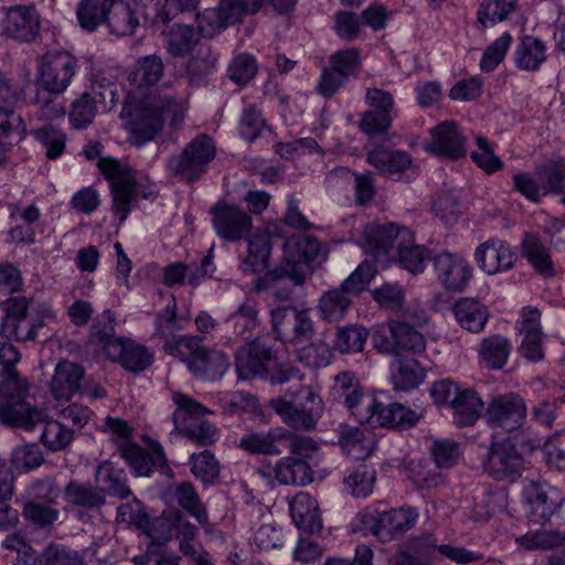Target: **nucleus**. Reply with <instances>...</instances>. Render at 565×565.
I'll list each match as a JSON object with an SVG mask.
<instances>
[{
  "label": "nucleus",
  "mask_w": 565,
  "mask_h": 565,
  "mask_svg": "<svg viewBox=\"0 0 565 565\" xmlns=\"http://www.w3.org/2000/svg\"><path fill=\"white\" fill-rule=\"evenodd\" d=\"M274 473L276 480L286 486H306L312 481V471L308 462L294 457L278 460Z\"/></svg>",
  "instance_id": "40"
},
{
  "label": "nucleus",
  "mask_w": 565,
  "mask_h": 565,
  "mask_svg": "<svg viewBox=\"0 0 565 565\" xmlns=\"http://www.w3.org/2000/svg\"><path fill=\"white\" fill-rule=\"evenodd\" d=\"M119 455L136 477H150L154 470H158L168 478H173L174 476L163 447L156 440H151L147 449L137 443L126 444L122 446Z\"/></svg>",
  "instance_id": "15"
},
{
  "label": "nucleus",
  "mask_w": 565,
  "mask_h": 565,
  "mask_svg": "<svg viewBox=\"0 0 565 565\" xmlns=\"http://www.w3.org/2000/svg\"><path fill=\"white\" fill-rule=\"evenodd\" d=\"M189 111V96L164 92L150 94L142 100L131 94L124 104L121 118L129 134V141L141 147L153 140L168 124L173 128L180 127Z\"/></svg>",
  "instance_id": "1"
},
{
  "label": "nucleus",
  "mask_w": 565,
  "mask_h": 565,
  "mask_svg": "<svg viewBox=\"0 0 565 565\" xmlns=\"http://www.w3.org/2000/svg\"><path fill=\"white\" fill-rule=\"evenodd\" d=\"M328 399L342 404L360 424L370 420L372 409L376 406V398L366 394L353 371H341L333 376L328 390Z\"/></svg>",
  "instance_id": "8"
},
{
  "label": "nucleus",
  "mask_w": 565,
  "mask_h": 565,
  "mask_svg": "<svg viewBox=\"0 0 565 565\" xmlns=\"http://www.w3.org/2000/svg\"><path fill=\"white\" fill-rule=\"evenodd\" d=\"M375 481V468L372 465L365 462L349 469L343 479L345 489L354 498L369 497L373 492Z\"/></svg>",
  "instance_id": "45"
},
{
  "label": "nucleus",
  "mask_w": 565,
  "mask_h": 565,
  "mask_svg": "<svg viewBox=\"0 0 565 565\" xmlns=\"http://www.w3.org/2000/svg\"><path fill=\"white\" fill-rule=\"evenodd\" d=\"M423 417V411L412 409L401 403L383 404L376 399L372 417L365 424L396 429H409Z\"/></svg>",
  "instance_id": "27"
},
{
  "label": "nucleus",
  "mask_w": 565,
  "mask_h": 565,
  "mask_svg": "<svg viewBox=\"0 0 565 565\" xmlns=\"http://www.w3.org/2000/svg\"><path fill=\"white\" fill-rule=\"evenodd\" d=\"M30 383L18 371L2 374L0 381V419L3 424L33 430L41 420V412L28 403Z\"/></svg>",
  "instance_id": "4"
},
{
  "label": "nucleus",
  "mask_w": 565,
  "mask_h": 565,
  "mask_svg": "<svg viewBox=\"0 0 565 565\" xmlns=\"http://www.w3.org/2000/svg\"><path fill=\"white\" fill-rule=\"evenodd\" d=\"M163 74V63L157 55H148L139 58L135 66L128 72V86L125 103L130 95L137 96V100H142L146 96L153 94L149 88L156 85Z\"/></svg>",
  "instance_id": "24"
},
{
  "label": "nucleus",
  "mask_w": 565,
  "mask_h": 565,
  "mask_svg": "<svg viewBox=\"0 0 565 565\" xmlns=\"http://www.w3.org/2000/svg\"><path fill=\"white\" fill-rule=\"evenodd\" d=\"M519 0H482L477 10V20L483 28L505 21L518 8Z\"/></svg>",
  "instance_id": "48"
},
{
  "label": "nucleus",
  "mask_w": 565,
  "mask_h": 565,
  "mask_svg": "<svg viewBox=\"0 0 565 565\" xmlns=\"http://www.w3.org/2000/svg\"><path fill=\"white\" fill-rule=\"evenodd\" d=\"M163 351L185 363L193 376L203 381L222 379L231 365L223 351L203 345L198 335H181L167 341Z\"/></svg>",
  "instance_id": "2"
},
{
  "label": "nucleus",
  "mask_w": 565,
  "mask_h": 565,
  "mask_svg": "<svg viewBox=\"0 0 565 565\" xmlns=\"http://www.w3.org/2000/svg\"><path fill=\"white\" fill-rule=\"evenodd\" d=\"M39 28V15L33 7L10 8L3 19L6 34L17 40L31 41L38 34Z\"/></svg>",
  "instance_id": "29"
},
{
  "label": "nucleus",
  "mask_w": 565,
  "mask_h": 565,
  "mask_svg": "<svg viewBox=\"0 0 565 565\" xmlns=\"http://www.w3.org/2000/svg\"><path fill=\"white\" fill-rule=\"evenodd\" d=\"M510 352V341L499 334L484 338L479 349L482 363L490 370L502 369L507 364Z\"/></svg>",
  "instance_id": "46"
},
{
  "label": "nucleus",
  "mask_w": 565,
  "mask_h": 565,
  "mask_svg": "<svg viewBox=\"0 0 565 565\" xmlns=\"http://www.w3.org/2000/svg\"><path fill=\"white\" fill-rule=\"evenodd\" d=\"M424 149L437 157L458 159L466 153L465 138L459 126L454 120H447L431 129Z\"/></svg>",
  "instance_id": "23"
},
{
  "label": "nucleus",
  "mask_w": 565,
  "mask_h": 565,
  "mask_svg": "<svg viewBox=\"0 0 565 565\" xmlns=\"http://www.w3.org/2000/svg\"><path fill=\"white\" fill-rule=\"evenodd\" d=\"M86 93L92 94V97L100 106L102 111L111 110L119 100L117 84L113 77L102 71L90 75Z\"/></svg>",
  "instance_id": "43"
},
{
  "label": "nucleus",
  "mask_w": 565,
  "mask_h": 565,
  "mask_svg": "<svg viewBox=\"0 0 565 565\" xmlns=\"http://www.w3.org/2000/svg\"><path fill=\"white\" fill-rule=\"evenodd\" d=\"M433 266L438 280L450 292H463L472 278V268L458 253L438 249L433 256Z\"/></svg>",
  "instance_id": "19"
},
{
  "label": "nucleus",
  "mask_w": 565,
  "mask_h": 565,
  "mask_svg": "<svg viewBox=\"0 0 565 565\" xmlns=\"http://www.w3.org/2000/svg\"><path fill=\"white\" fill-rule=\"evenodd\" d=\"M269 405L287 426L298 430L315 428L323 412L322 398L305 385L299 387L294 401L271 398Z\"/></svg>",
  "instance_id": "6"
},
{
  "label": "nucleus",
  "mask_w": 565,
  "mask_h": 565,
  "mask_svg": "<svg viewBox=\"0 0 565 565\" xmlns=\"http://www.w3.org/2000/svg\"><path fill=\"white\" fill-rule=\"evenodd\" d=\"M369 247H415L413 232L393 222L367 223L363 228V242Z\"/></svg>",
  "instance_id": "25"
},
{
  "label": "nucleus",
  "mask_w": 565,
  "mask_h": 565,
  "mask_svg": "<svg viewBox=\"0 0 565 565\" xmlns=\"http://www.w3.org/2000/svg\"><path fill=\"white\" fill-rule=\"evenodd\" d=\"M513 42L510 32H503L499 38L491 42L481 56L479 66L482 72L494 71L505 58Z\"/></svg>",
  "instance_id": "58"
},
{
  "label": "nucleus",
  "mask_w": 565,
  "mask_h": 565,
  "mask_svg": "<svg viewBox=\"0 0 565 565\" xmlns=\"http://www.w3.org/2000/svg\"><path fill=\"white\" fill-rule=\"evenodd\" d=\"M391 367L392 383L396 390H413L425 379V371L415 359L397 358Z\"/></svg>",
  "instance_id": "42"
},
{
  "label": "nucleus",
  "mask_w": 565,
  "mask_h": 565,
  "mask_svg": "<svg viewBox=\"0 0 565 565\" xmlns=\"http://www.w3.org/2000/svg\"><path fill=\"white\" fill-rule=\"evenodd\" d=\"M289 511L297 527L307 533H318L322 520L317 500L307 492H298L289 502Z\"/></svg>",
  "instance_id": "30"
},
{
  "label": "nucleus",
  "mask_w": 565,
  "mask_h": 565,
  "mask_svg": "<svg viewBox=\"0 0 565 565\" xmlns=\"http://www.w3.org/2000/svg\"><path fill=\"white\" fill-rule=\"evenodd\" d=\"M97 167L109 182L113 214L122 223L128 218L132 203L139 196L148 199L150 194L141 192L131 168L121 164L117 159L103 157L98 160Z\"/></svg>",
  "instance_id": "5"
},
{
  "label": "nucleus",
  "mask_w": 565,
  "mask_h": 565,
  "mask_svg": "<svg viewBox=\"0 0 565 565\" xmlns=\"http://www.w3.org/2000/svg\"><path fill=\"white\" fill-rule=\"evenodd\" d=\"M38 425L42 426V444L52 451L65 449L74 438V430L60 419L45 420L41 414V420L35 424V427Z\"/></svg>",
  "instance_id": "47"
},
{
  "label": "nucleus",
  "mask_w": 565,
  "mask_h": 565,
  "mask_svg": "<svg viewBox=\"0 0 565 565\" xmlns=\"http://www.w3.org/2000/svg\"><path fill=\"white\" fill-rule=\"evenodd\" d=\"M353 299L340 287L324 291L318 300V313L327 322H339L350 308Z\"/></svg>",
  "instance_id": "39"
},
{
  "label": "nucleus",
  "mask_w": 565,
  "mask_h": 565,
  "mask_svg": "<svg viewBox=\"0 0 565 565\" xmlns=\"http://www.w3.org/2000/svg\"><path fill=\"white\" fill-rule=\"evenodd\" d=\"M276 362V353L260 338L237 349L235 354V370L239 379L265 377Z\"/></svg>",
  "instance_id": "17"
},
{
  "label": "nucleus",
  "mask_w": 565,
  "mask_h": 565,
  "mask_svg": "<svg viewBox=\"0 0 565 565\" xmlns=\"http://www.w3.org/2000/svg\"><path fill=\"white\" fill-rule=\"evenodd\" d=\"M190 465L192 475L204 483H211L218 478L220 462L207 449L192 454Z\"/></svg>",
  "instance_id": "61"
},
{
  "label": "nucleus",
  "mask_w": 565,
  "mask_h": 565,
  "mask_svg": "<svg viewBox=\"0 0 565 565\" xmlns=\"http://www.w3.org/2000/svg\"><path fill=\"white\" fill-rule=\"evenodd\" d=\"M184 326L177 313V300L171 301L157 315L154 320V334L167 341L173 340L175 332L181 331Z\"/></svg>",
  "instance_id": "60"
},
{
  "label": "nucleus",
  "mask_w": 565,
  "mask_h": 565,
  "mask_svg": "<svg viewBox=\"0 0 565 565\" xmlns=\"http://www.w3.org/2000/svg\"><path fill=\"white\" fill-rule=\"evenodd\" d=\"M523 495L526 518L534 525H545L561 505L559 493L540 480H529L523 488Z\"/></svg>",
  "instance_id": "18"
},
{
  "label": "nucleus",
  "mask_w": 565,
  "mask_h": 565,
  "mask_svg": "<svg viewBox=\"0 0 565 565\" xmlns=\"http://www.w3.org/2000/svg\"><path fill=\"white\" fill-rule=\"evenodd\" d=\"M29 303L25 297H10L3 302V316H0V334L7 339L28 338L31 333V323L26 311Z\"/></svg>",
  "instance_id": "28"
},
{
  "label": "nucleus",
  "mask_w": 565,
  "mask_h": 565,
  "mask_svg": "<svg viewBox=\"0 0 565 565\" xmlns=\"http://www.w3.org/2000/svg\"><path fill=\"white\" fill-rule=\"evenodd\" d=\"M320 249H284L282 260L269 268L270 249H247L242 260V268L249 273H264L273 279L289 278L295 285H302L319 265L317 257Z\"/></svg>",
  "instance_id": "3"
},
{
  "label": "nucleus",
  "mask_w": 565,
  "mask_h": 565,
  "mask_svg": "<svg viewBox=\"0 0 565 565\" xmlns=\"http://www.w3.org/2000/svg\"><path fill=\"white\" fill-rule=\"evenodd\" d=\"M273 330L276 338L290 344H301L315 335V326L309 310H299L292 306L271 311Z\"/></svg>",
  "instance_id": "12"
},
{
  "label": "nucleus",
  "mask_w": 565,
  "mask_h": 565,
  "mask_svg": "<svg viewBox=\"0 0 565 565\" xmlns=\"http://www.w3.org/2000/svg\"><path fill=\"white\" fill-rule=\"evenodd\" d=\"M483 468L494 480L514 482L522 473L523 457L509 438L492 441Z\"/></svg>",
  "instance_id": "16"
},
{
  "label": "nucleus",
  "mask_w": 565,
  "mask_h": 565,
  "mask_svg": "<svg viewBox=\"0 0 565 565\" xmlns=\"http://www.w3.org/2000/svg\"><path fill=\"white\" fill-rule=\"evenodd\" d=\"M527 407L524 398L514 392L493 396L484 411V419L490 427L507 433L522 427L526 419Z\"/></svg>",
  "instance_id": "13"
},
{
  "label": "nucleus",
  "mask_w": 565,
  "mask_h": 565,
  "mask_svg": "<svg viewBox=\"0 0 565 565\" xmlns=\"http://www.w3.org/2000/svg\"><path fill=\"white\" fill-rule=\"evenodd\" d=\"M454 424L458 427L473 425L480 417L483 402L473 390H461L451 399Z\"/></svg>",
  "instance_id": "37"
},
{
  "label": "nucleus",
  "mask_w": 565,
  "mask_h": 565,
  "mask_svg": "<svg viewBox=\"0 0 565 565\" xmlns=\"http://www.w3.org/2000/svg\"><path fill=\"white\" fill-rule=\"evenodd\" d=\"M98 110H100V106L92 97V94L84 92L72 104L68 114L70 122L75 129H85L92 124Z\"/></svg>",
  "instance_id": "59"
},
{
  "label": "nucleus",
  "mask_w": 565,
  "mask_h": 565,
  "mask_svg": "<svg viewBox=\"0 0 565 565\" xmlns=\"http://www.w3.org/2000/svg\"><path fill=\"white\" fill-rule=\"evenodd\" d=\"M222 408L227 415H243L248 414L252 416H259L262 407L258 398L250 393L243 391H235L226 395L222 399Z\"/></svg>",
  "instance_id": "54"
},
{
  "label": "nucleus",
  "mask_w": 565,
  "mask_h": 565,
  "mask_svg": "<svg viewBox=\"0 0 565 565\" xmlns=\"http://www.w3.org/2000/svg\"><path fill=\"white\" fill-rule=\"evenodd\" d=\"M535 175L542 182L545 194L565 191V161H548L536 168Z\"/></svg>",
  "instance_id": "57"
},
{
  "label": "nucleus",
  "mask_w": 565,
  "mask_h": 565,
  "mask_svg": "<svg viewBox=\"0 0 565 565\" xmlns=\"http://www.w3.org/2000/svg\"><path fill=\"white\" fill-rule=\"evenodd\" d=\"M475 256L480 268L489 275L510 269L518 258L512 249H476Z\"/></svg>",
  "instance_id": "49"
},
{
  "label": "nucleus",
  "mask_w": 565,
  "mask_h": 565,
  "mask_svg": "<svg viewBox=\"0 0 565 565\" xmlns=\"http://www.w3.org/2000/svg\"><path fill=\"white\" fill-rule=\"evenodd\" d=\"M546 60V45L532 35H525L516 46L514 62L518 68L527 72L537 71Z\"/></svg>",
  "instance_id": "41"
},
{
  "label": "nucleus",
  "mask_w": 565,
  "mask_h": 565,
  "mask_svg": "<svg viewBox=\"0 0 565 565\" xmlns=\"http://www.w3.org/2000/svg\"><path fill=\"white\" fill-rule=\"evenodd\" d=\"M163 34L167 50L172 55L188 54L196 41V34L189 25L174 24Z\"/></svg>",
  "instance_id": "56"
},
{
  "label": "nucleus",
  "mask_w": 565,
  "mask_h": 565,
  "mask_svg": "<svg viewBox=\"0 0 565 565\" xmlns=\"http://www.w3.org/2000/svg\"><path fill=\"white\" fill-rule=\"evenodd\" d=\"M367 162L382 173L396 175L412 168V160L406 152L377 148L369 152Z\"/></svg>",
  "instance_id": "44"
},
{
  "label": "nucleus",
  "mask_w": 565,
  "mask_h": 565,
  "mask_svg": "<svg viewBox=\"0 0 565 565\" xmlns=\"http://www.w3.org/2000/svg\"><path fill=\"white\" fill-rule=\"evenodd\" d=\"M64 500L78 508L97 510L106 504L104 490L89 482L71 480L64 488Z\"/></svg>",
  "instance_id": "36"
},
{
  "label": "nucleus",
  "mask_w": 565,
  "mask_h": 565,
  "mask_svg": "<svg viewBox=\"0 0 565 565\" xmlns=\"http://www.w3.org/2000/svg\"><path fill=\"white\" fill-rule=\"evenodd\" d=\"M113 0H82L77 7V20L83 29L96 30L106 22L109 3Z\"/></svg>",
  "instance_id": "50"
},
{
  "label": "nucleus",
  "mask_w": 565,
  "mask_h": 565,
  "mask_svg": "<svg viewBox=\"0 0 565 565\" xmlns=\"http://www.w3.org/2000/svg\"><path fill=\"white\" fill-rule=\"evenodd\" d=\"M79 68L77 58L64 50H50L38 61L35 85L39 90L61 95Z\"/></svg>",
  "instance_id": "7"
},
{
  "label": "nucleus",
  "mask_w": 565,
  "mask_h": 565,
  "mask_svg": "<svg viewBox=\"0 0 565 565\" xmlns=\"http://www.w3.org/2000/svg\"><path fill=\"white\" fill-rule=\"evenodd\" d=\"M388 335L377 331L374 334V347L382 353L401 352L422 353L426 349V338L408 321L392 319L387 322Z\"/></svg>",
  "instance_id": "14"
},
{
  "label": "nucleus",
  "mask_w": 565,
  "mask_h": 565,
  "mask_svg": "<svg viewBox=\"0 0 565 565\" xmlns=\"http://www.w3.org/2000/svg\"><path fill=\"white\" fill-rule=\"evenodd\" d=\"M419 518L416 508L402 507L380 511L374 508H367L362 513V524L381 542H390L402 537L407 531L412 530Z\"/></svg>",
  "instance_id": "9"
},
{
  "label": "nucleus",
  "mask_w": 565,
  "mask_h": 565,
  "mask_svg": "<svg viewBox=\"0 0 565 565\" xmlns=\"http://www.w3.org/2000/svg\"><path fill=\"white\" fill-rule=\"evenodd\" d=\"M95 481L100 484L99 488L104 490L105 497L110 495L125 500L132 494L127 472L111 461L106 460L97 466Z\"/></svg>",
  "instance_id": "31"
},
{
  "label": "nucleus",
  "mask_w": 565,
  "mask_h": 565,
  "mask_svg": "<svg viewBox=\"0 0 565 565\" xmlns=\"http://www.w3.org/2000/svg\"><path fill=\"white\" fill-rule=\"evenodd\" d=\"M265 0H221L218 7L206 9L196 17L199 32L202 36L212 38L242 17L255 14Z\"/></svg>",
  "instance_id": "10"
},
{
  "label": "nucleus",
  "mask_w": 565,
  "mask_h": 565,
  "mask_svg": "<svg viewBox=\"0 0 565 565\" xmlns=\"http://www.w3.org/2000/svg\"><path fill=\"white\" fill-rule=\"evenodd\" d=\"M281 430L282 427H275L268 431H252L242 436L238 447L250 455H281Z\"/></svg>",
  "instance_id": "34"
},
{
  "label": "nucleus",
  "mask_w": 565,
  "mask_h": 565,
  "mask_svg": "<svg viewBox=\"0 0 565 565\" xmlns=\"http://www.w3.org/2000/svg\"><path fill=\"white\" fill-rule=\"evenodd\" d=\"M174 497L181 508L188 511L201 525L209 524V514L191 482H182L175 487Z\"/></svg>",
  "instance_id": "51"
},
{
  "label": "nucleus",
  "mask_w": 565,
  "mask_h": 565,
  "mask_svg": "<svg viewBox=\"0 0 565 565\" xmlns=\"http://www.w3.org/2000/svg\"><path fill=\"white\" fill-rule=\"evenodd\" d=\"M115 313L110 310H105L90 328L89 341L102 347L106 356L108 345L122 340L121 337L115 335Z\"/></svg>",
  "instance_id": "55"
},
{
  "label": "nucleus",
  "mask_w": 565,
  "mask_h": 565,
  "mask_svg": "<svg viewBox=\"0 0 565 565\" xmlns=\"http://www.w3.org/2000/svg\"><path fill=\"white\" fill-rule=\"evenodd\" d=\"M452 311L457 322L469 332H481L489 319L488 308L475 298H460Z\"/></svg>",
  "instance_id": "35"
},
{
  "label": "nucleus",
  "mask_w": 565,
  "mask_h": 565,
  "mask_svg": "<svg viewBox=\"0 0 565 565\" xmlns=\"http://www.w3.org/2000/svg\"><path fill=\"white\" fill-rule=\"evenodd\" d=\"M365 98L371 109L362 117L360 124L362 131L369 136L386 132L394 118L392 96L384 90L370 88Z\"/></svg>",
  "instance_id": "22"
},
{
  "label": "nucleus",
  "mask_w": 565,
  "mask_h": 565,
  "mask_svg": "<svg viewBox=\"0 0 565 565\" xmlns=\"http://www.w3.org/2000/svg\"><path fill=\"white\" fill-rule=\"evenodd\" d=\"M472 161L487 174H493L503 169V161L494 153L493 146L482 137H476V149L471 152Z\"/></svg>",
  "instance_id": "62"
},
{
  "label": "nucleus",
  "mask_w": 565,
  "mask_h": 565,
  "mask_svg": "<svg viewBox=\"0 0 565 565\" xmlns=\"http://www.w3.org/2000/svg\"><path fill=\"white\" fill-rule=\"evenodd\" d=\"M376 274V266L370 260H364L341 282L340 287L354 300L369 289Z\"/></svg>",
  "instance_id": "52"
},
{
  "label": "nucleus",
  "mask_w": 565,
  "mask_h": 565,
  "mask_svg": "<svg viewBox=\"0 0 565 565\" xmlns=\"http://www.w3.org/2000/svg\"><path fill=\"white\" fill-rule=\"evenodd\" d=\"M369 332L365 328L355 324L339 328L335 333L333 347L341 353H355L364 349Z\"/></svg>",
  "instance_id": "53"
},
{
  "label": "nucleus",
  "mask_w": 565,
  "mask_h": 565,
  "mask_svg": "<svg viewBox=\"0 0 565 565\" xmlns=\"http://www.w3.org/2000/svg\"><path fill=\"white\" fill-rule=\"evenodd\" d=\"M215 154L214 140L202 134L193 138L180 156L171 157L168 167L174 174L181 175L188 181H193L206 171Z\"/></svg>",
  "instance_id": "11"
},
{
  "label": "nucleus",
  "mask_w": 565,
  "mask_h": 565,
  "mask_svg": "<svg viewBox=\"0 0 565 565\" xmlns=\"http://www.w3.org/2000/svg\"><path fill=\"white\" fill-rule=\"evenodd\" d=\"M21 95L22 90L0 73V137L12 134H17L20 140L26 137V126L22 117L14 111Z\"/></svg>",
  "instance_id": "20"
},
{
  "label": "nucleus",
  "mask_w": 565,
  "mask_h": 565,
  "mask_svg": "<svg viewBox=\"0 0 565 565\" xmlns=\"http://www.w3.org/2000/svg\"><path fill=\"white\" fill-rule=\"evenodd\" d=\"M228 329L237 337L249 338L260 324L259 303L254 298H246L225 321Z\"/></svg>",
  "instance_id": "38"
},
{
  "label": "nucleus",
  "mask_w": 565,
  "mask_h": 565,
  "mask_svg": "<svg viewBox=\"0 0 565 565\" xmlns=\"http://www.w3.org/2000/svg\"><path fill=\"white\" fill-rule=\"evenodd\" d=\"M106 358L132 373L145 371L151 366L154 359L147 347L127 338L108 345Z\"/></svg>",
  "instance_id": "26"
},
{
  "label": "nucleus",
  "mask_w": 565,
  "mask_h": 565,
  "mask_svg": "<svg viewBox=\"0 0 565 565\" xmlns=\"http://www.w3.org/2000/svg\"><path fill=\"white\" fill-rule=\"evenodd\" d=\"M84 369L70 361H62L55 367L50 388L56 399L68 401L81 388Z\"/></svg>",
  "instance_id": "32"
},
{
  "label": "nucleus",
  "mask_w": 565,
  "mask_h": 565,
  "mask_svg": "<svg viewBox=\"0 0 565 565\" xmlns=\"http://www.w3.org/2000/svg\"><path fill=\"white\" fill-rule=\"evenodd\" d=\"M138 7L136 0H113L106 20L110 32L118 36L131 34L139 23Z\"/></svg>",
  "instance_id": "33"
},
{
  "label": "nucleus",
  "mask_w": 565,
  "mask_h": 565,
  "mask_svg": "<svg viewBox=\"0 0 565 565\" xmlns=\"http://www.w3.org/2000/svg\"><path fill=\"white\" fill-rule=\"evenodd\" d=\"M212 214L217 235L228 242L239 241L250 233V216L234 204L217 203L212 210Z\"/></svg>",
  "instance_id": "21"
},
{
  "label": "nucleus",
  "mask_w": 565,
  "mask_h": 565,
  "mask_svg": "<svg viewBox=\"0 0 565 565\" xmlns=\"http://www.w3.org/2000/svg\"><path fill=\"white\" fill-rule=\"evenodd\" d=\"M172 526L175 530V536L179 540L180 551L184 555H194L199 546L196 543V526L192 524L180 511H177L173 514Z\"/></svg>",
  "instance_id": "63"
},
{
  "label": "nucleus",
  "mask_w": 565,
  "mask_h": 565,
  "mask_svg": "<svg viewBox=\"0 0 565 565\" xmlns=\"http://www.w3.org/2000/svg\"><path fill=\"white\" fill-rule=\"evenodd\" d=\"M373 300L383 309L398 312L405 303V289L399 284L385 282L372 290Z\"/></svg>",
  "instance_id": "64"
}]
</instances>
